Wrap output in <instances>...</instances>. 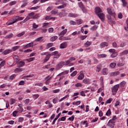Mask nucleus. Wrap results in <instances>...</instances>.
<instances>
[{"instance_id":"nucleus-19","label":"nucleus","mask_w":128,"mask_h":128,"mask_svg":"<svg viewBox=\"0 0 128 128\" xmlns=\"http://www.w3.org/2000/svg\"><path fill=\"white\" fill-rule=\"evenodd\" d=\"M66 32H68V29L63 30L61 32H60L59 36H64L66 34Z\"/></svg>"},{"instance_id":"nucleus-38","label":"nucleus","mask_w":128,"mask_h":128,"mask_svg":"<svg viewBox=\"0 0 128 128\" xmlns=\"http://www.w3.org/2000/svg\"><path fill=\"white\" fill-rule=\"evenodd\" d=\"M16 100L15 99L12 98L10 101V104L12 105L14 104H16Z\"/></svg>"},{"instance_id":"nucleus-11","label":"nucleus","mask_w":128,"mask_h":128,"mask_svg":"<svg viewBox=\"0 0 128 128\" xmlns=\"http://www.w3.org/2000/svg\"><path fill=\"white\" fill-rule=\"evenodd\" d=\"M110 24H116V16H113V18L108 21Z\"/></svg>"},{"instance_id":"nucleus-49","label":"nucleus","mask_w":128,"mask_h":128,"mask_svg":"<svg viewBox=\"0 0 128 128\" xmlns=\"http://www.w3.org/2000/svg\"><path fill=\"white\" fill-rule=\"evenodd\" d=\"M116 116H112V118L111 120H111L112 122H116Z\"/></svg>"},{"instance_id":"nucleus-43","label":"nucleus","mask_w":128,"mask_h":128,"mask_svg":"<svg viewBox=\"0 0 128 128\" xmlns=\"http://www.w3.org/2000/svg\"><path fill=\"white\" fill-rule=\"evenodd\" d=\"M16 4V1H12L10 2L9 6H14V4Z\"/></svg>"},{"instance_id":"nucleus-57","label":"nucleus","mask_w":128,"mask_h":128,"mask_svg":"<svg viewBox=\"0 0 128 128\" xmlns=\"http://www.w3.org/2000/svg\"><path fill=\"white\" fill-rule=\"evenodd\" d=\"M58 98H55L53 99L52 100V102L53 104H56L58 102Z\"/></svg>"},{"instance_id":"nucleus-2","label":"nucleus","mask_w":128,"mask_h":128,"mask_svg":"<svg viewBox=\"0 0 128 128\" xmlns=\"http://www.w3.org/2000/svg\"><path fill=\"white\" fill-rule=\"evenodd\" d=\"M34 16V12H30L28 14L26 18L24 20V22H28V20H30L32 18V19L36 18V16Z\"/></svg>"},{"instance_id":"nucleus-12","label":"nucleus","mask_w":128,"mask_h":128,"mask_svg":"<svg viewBox=\"0 0 128 128\" xmlns=\"http://www.w3.org/2000/svg\"><path fill=\"white\" fill-rule=\"evenodd\" d=\"M120 72L118 71L112 72L110 74V76H118Z\"/></svg>"},{"instance_id":"nucleus-53","label":"nucleus","mask_w":128,"mask_h":128,"mask_svg":"<svg viewBox=\"0 0 128 128\" xmlns=\"http://www.w3.org/2000/svg\"><path fill=\"white\" fill-rule=\"evenodd\" d=\"M76 74H78V72L76 70L74 71L71 74V76H76Z\"/></svg>"},{"instance_id":"nucleus-61","label":"nucleus","mask_w":128,"mask_h":128,"mask_svg":"<svg viewBox=\"0 0 128 128\" xmlns=\"http://www.w3.org/2000/svg\"><path fill=\"white\" fill-rule=\"evenodd\" d=\"M48 32L50 33L53 32H54V28H49L48 30Z\"/></svg>"},{"instance_id":"nucleus-20","label":"nucleus","mask_w":128,"mask_h":128,"mask_svg":"<svg viewBox=\"0 0 128 128\" xmlns=\"http://www.w3.org/2000/svg\"><path fill=\"white\" fill-rule=\"evenodd\" d=\"M22 72V68H16L14 70V72H15V74H18V72Z\"/></svg>"},{"instance_id":"nucleus-27","label":"nucleus","mask_w":128,"mask_h":128,"mask_svg":"<svg viewBox=\"0 0 128 128\" xmlns=\"http://www.w3.org/2000/svg\"><path fill=\"white\" fill-rule=\"evenodd\" d=\"M116 64L114 63V62H112L110 64V66L111 68H116Z\"/></svg>"},{"instance_id":"nucleus-47","label":"nucleus","mask_w":128,"mask_h":128,"mask_svg":"<svg viewBox=\"0 0 128 128\" xmlns=\"http://www.w3.org/2000/svg\"><path fill=\"white\" fill-rule=\"evenodd\" d=\"M74 115L68 118V120H70V122H74Z\"/></svg>"},{"instance_id":"nucleus-62","label":"nucleus","mask_w":128,"mask_h":128,"mask_svg":"<svg viewBox=\"0 0 128 128\" xmlns=\"http://www.w3.org/2000/svg\"><path fill=\"white\" fill-rule=\"evenodd\" d=\"M123 6H126V0H122Z\"/></svg>"},{"instance_id":"nucleus-46","label":"nucleus","mask_w":128,"mask_h":128,"mask_svg":"<svg viewBox=\"0 0 128 128\" xmlns=\"http://www.w3.org/2000/svg\"><path fill=\"white\" fill-rule=\"evenodd\" d=\"M82 10L83 12H84V14H87L88 13V10H86V7H84L83 8H82Z\"/></svg>"},{"instance_id":"nucleus-44","label":"nucleus","mask_w":128,"mask_h":128,"mask_svg":"<svg viewBox=\"0 0 128 128\" xmlns=\"http://www.w3.org/2000/svg\"><path fill=\"white\" fill-rule=\"evenodd\" d=\"M48 24H49L48 22L43 23L42 28H48Z\"/></svg>"},{"instance_id":"nucleus-32","label":"nucleus","mask_w":128,"mask_h":128,"mask_svg":"<svg viewBox=\"0 0 128 128\" xmlns=\"http://www.w3.org/2000/svg\"><path fill=\"white\" fill-rule=\"evenodd\" d=\"M58 40V36H53L50 38L51 42H54V40Z\"/></svg>"},{"instance_id":"nucleus-14","label":"nucleus","mask_w":128,"mask_h":128,"mask_svg":"<svg viewBox=\"0 0 128 128\" xmlns=\"http://www.w3.org/2000/svg\"><path fill=\"white\" fill-rule=\"evenodd\" d=\"M68 46V42H64L60 45V48H66Z\"/></svg>"},{"instance_id":"nucleus-23","label":"nucleus","mask_w":128,"mask_h":128,"mask_svg":"<svg viewBox=\"0 0 128 128\" xmlns=\"http://www.w3.org/2000/svg\"><path fill=\"white\" fill-rule=\"evenodd\" d=\"M98 56L99 58H106L107 55L106 54H98Z\"/></svg>"},{"instance_id":"nucleus-35","label":"nucleus","mask_w":128,"mask_h":128,"mask_svg":"<svg viewBox=\"0 0 128 128\" xmlns=\"http://www.w3.org/2000/svg\"><path fill=\"white\" fill-rule=\"evenodd\" d=\"M18 106H19L18 110L21 112H24V108H22V104H20L18 105Z\"/></svg>"},{"instance_id":"nucleus-18","label":"nucleus","mask_w":128,"mask_h":128,"mask_svg":"<svg viewBox=\"0 0 128 128\" xmlns=\"http://www.w3.org/2000/svg\"><path fill=\"white\" fill-rule=\"evenodd\" d=\"M62 114V113H59L57 116H56V118L54 119V120H53V122H52V124H56V120H58V118H60V115Z\"/></svg>"},{"instance_id":"nucleus-6","label":"nucleus","mask_w":128,"mask_h":128,"mask_svg":"<svg viewBox=\"0 0 128 128\" xmlns=\"http://www.w3.org/2000/svg\"><path fill=\"white\" fill-rule=\"evenodd\" d=\"M107 126H110V128H114V126H116V122L110 120L107 124Z\"/></svg>"},{"instance_id":"nucleus-10","label":"nucleus","mask_w":128,"mask_h":128,"mask_svg":"<svg viewBox=\"0 0 128 128\" xmlns=\"http://www.w3.org/2000/svg\"><path fill=\"white\" fill-rule=\"evenodd\" d=\"M13 58L14 60V62H16V64H18V62L20 60V58L18 56H16V55L13 56Z\"/></svg>"},{"instance_id":"nucleus-9","label":"nucleus","mask_w":128,"mask_h":128,"mask_svg":"<svg viewBox=\"0 0 128 128\" xmlns=\"http://www.w3.org/2000/svg\"><path fill=\"white\" fill-rule=\"evenodd\" d=\"M106 46H108V44L106 42H102L100 44V48H106Z\"/></svg>"},{"instance_id":"nucleus-28","label":"nucleus","mask_w":128,"mask_h":128,"mask_svg":"<svg viewBox=\"0 0 128 128\" xmlns=\"http://www.w3.org/2000/svg\"><path fill=\"white\" fill-rule=\"evenodd\" d=\"M92 45V42L87 41L85 44L84 46L86 48H88V46H90Z\"/></svg>"},{"instance_id":"nucleus-31","label":"nucleus","mask_w":128,"mask_h":128,"mask_svg":"<svg viewBox=\"0 0 128 128\" xmlns=\"http://www.w3.org/2000/svg\"><path fill=\"white\" fill-rule=\"evenodd\" d=\"M52 78V76L50 77L49 78H48L47 80H46L45 84L46 85L50 84V80Z\"/></svg>"},{"instance_id":"nucleus-42","label":"nucleus","mask_w":128,"mask_h":128,"mask_svg":"<svg viewBox=\"0 0 128 128\" xmlns=\"http://www.w3.org/2000/svg\"><path fill=\"white\" fill-rule=\"evenodd\" d=\"M112 114V112H110V109H108L107 112H106V116H110Z\"/></svg>"},{"instance_id":"nucleus-16","label":"nucleus","mask_w":128,"mask_h":128,"mask_svg":"<svg viewBox=\"0 0 128 128\" xmlns=\"http://www.w3.org/2000/svg\"><path fill=\"white\" fill-rule=\"evenodd\" d=\"M82 82H84V84H90V80L86 78L82 80Z\"/></svg>"},{"instance_id":"nucleus-60","label":"nucleus","mask_w":128,"mask_h":128,"mask_svg":"<svg viewBox=\"0 0 128 128\" xmlns=\"http://www.w3.org/2000/svg\"><path fill=\"white\" fill-rule=\"evenodd\" d=\"M68 72H70V70H66L62 72V73L63 74V76H64V74H68Z\"/></svg>"},{"instance_id":"nucleus-63","label":"nucleus","mask_w":128,"mask_h":128,"mask_svg":"<svg viewBox=\"0 0 128 128\" xmlns=\"http://www.w3.org/2000/svg\"><path fill=\"white\" fill-rule=\"evenodd\" d=\"M117 66H124V63L119 62Z\"/></svg>"},{"instance_id":"nucleus-37","label":"nucleus","mask_w":128,"mask_h":128,"mask_svg":"<svg viewBox=\"0 0 128 128\" xmlns=\"http://www.w3.org/2000/svg\"><path fill=\"white\" fill-rule=\"evenodd\" d=\"M32 98L34 100H36L38 96H40V95L38 94H34L32 95Z\"/></svg>"},{"instance_id":"nucleus-13","label":"nucleus","mask_w":128,"mask_h":128,"mask_svg":"<svg viewBox=\"0 0 128 128\" xmlns=\"http://www.w3.org/2000/svg\"><path fill=\"white\" fill-rule=\"evenodd\" d=\"M84 78V74L82 72V71L80 72V74L78 77V80H82Z\"/></svg>"},{"instance_id":"nucleus-52","label":"nucleus","mask_w":128,"mask_h":128,"mask_svg":"<svg viewBox=\"0 0 128 128\" xmlns=\"http://www.w3.org/2000/svg\"><path fill=\"white\" fill-rule=\"evenodd\" d=\"M53 44H54L52 43H48L46 45L47 48H51V46H52Z\"/></svg>"},{"instance_id":"nucleus-56","label":"nucleus","mask_w":128,"mask_h":128,"mask_svg":"<svg viewBox=\"0 0 128 128\" xmlns=\"http://www.w3.org/2000/svg\"><path fill=\"white\" fill-rule=\"evenodd\" d=\"M126 27H124V30H127L128 32V18L126 20Z\"/></svg>"},{"instance_id":"nucleus-29","label":"nucleus","mask_w":128,"mask_h":128,"mask_svg":"<svg viewBox=\"0 0 128 128\" xmlns=\"http://www.w3.org/2000/svg\"><path fill=\"white\" fill-rule=\"evenodd\" d=\"M10 52H12V50H7L4 52V54L5 56H6V54H10Z\"/></svg>"},{"instance_id":"nucleus-3","label":"nucleus","mask_w":128,"mask_h":128,"mask_svg":"<svg viewBox=\"0 0 128 128\" xmlns=\"http://www.w3.org/2000/svg\"><path fill=\"white\" fill-rule=\"evenodd\" d=\"M119 88H120V84H116L112 88V94H114V96L115 94H116V92H118V90Z\"/></svg>"},{"instance_id":"nucleus-24","label":"nucleus","mask_w":128,"mask_h":128,"mask_svg":"<svg viewBox=\"0 0 128 128\" xmlns=\"http://www.w3.org/2000/svg\"><path fill=\"white\" fill-rule=\"evenodd\" d=\"M18 18H19L18 16H16L14 17V18L12 19V22H13V23L16 24V22H18Z\"/></svg>"},{"instance_id":"nucleus-41","label":"nucleus","mask_w":128,"mask_h":128,"mask_svg":"<svg viewBox=\"0 0 128 128\" xmlns=\"http://www.w3.org/2000/svg\"><path fill=\"white\" fill-rule=\"evenodd\" d=\"M98 26H93L91 28V30H96L98 29Z\"/></svg>"},{"instance_id":"nucleus-4","label":"nucleus","mask_w":128,"mask_h":128,"mask_svg":"<svg viewBox=\"0 0 128 128\" xmlns=\"http://www.w3.org/2000/svg\"><path fill=\"white\" fill-rule=\"evenodd\" d=\"M51 54L52 56H54L53 58H58L60 56V54H58V51L52 52Z\"/></svg>"},{"instance_id":"nucleus-58","label":"nucleus","mask_w":128,"mask_h":128,"mask_svg":"<svg viewBox=\"0 0 128 128\" xmlns=\"http://www.w3.org/2000/svg\"><path fill=\"white\" fill-rule=\"evenodd\" d=\"M69 60L70 61V62H72V60H76V58L72 56L69 58Z\"/></svg>"},{"instance_id":"nucleus-54","label":"nucleus","mask_w":128,"mask_h":128,"mask_svg":"<svg viewBox=\"0 0 128 128\" xmlns=\"http://www.w3.org/2000/svg\"><path fill=\"white\" fill-rule=\"evenodd\" d=\"M75 86L76 88H80L82 86V84L80 83H77L76 84H75Z\"/></svg>"},{"instance_id":"nucleus-34","label":"nucleus","mask_w":128,"mask_h":128,"mask_svg":"<svg viewBox=\"0 0 128 128\" xmlns=\"http://www.w3.org/2000/svg\"><path fill=\"white\" fill-rule=\"evenodd\" d=\"M100 70H102V65L99 64L97 66L96 72H100Z\"/></svg>"},{"instance_id":"nucleus-26","label":"nucleus","mask_w":128,"mask_h":128,"mask_svg":"<svg viewBox=\"0 0 128 128\" xmlns=\"http://www.w3.org/2000/svg\"><path fill=\"white\" fill-rule=\"evenodd\" d=\"M102 74L104 76H106V74H108V68H104L102 70Z\"/></svg>"},{"instance_id":"nucleus-36","label":"nucleus","mask_w":128,"mask_h":128,"mask_svg":"<svg viewBox=\"0 0 128 128\" xmlns=\"http://www.w3.org/2000/svg\"><path fill=\"white\" fill-rule=\"evenodd\" d=\"M40 8V6H36V7H32L30 8V10H38V8Z\"/></svg>"},{"instance_id":"nucleus-30","label":"nucleus","mask_w":128,"mask_h":128,"mask_svg":"<svg viewBox=\"0 0 128 128\" xmlns=\"http://www.w3.org/2000/svg\"><path fill=\"white\" fill-rule=\"evenodd\" d=\"M78 6L80 8H81V10L84 7V4L82 2H78Z\"/></svg>"},{"instance_id":"nucleus-39","label":"nucleus","mask_w":128,"mask_h":128,"mask_svg":"<svg viewBox=\"0 0 128 128\" xmlns=\"http://www.w3.org/2000/svg\"><path fill=\"white\" fill-rule=\"evenodd\" d=\"M128 54V50H125L120 53L121 56H124V54Z\"/></svg>"},{"instance_id":"nucleus-25","label":"nucleus","mask_w":128,"mask_h":128,"mask_svg":"<svg viewBox=\"0 0 128 128\" xmlns=\"http://www.w3.org/2000/svg\"><path fill=\"white\" fill-rule=\"evenodd\" d=\"M14 21H12V20H8L6 23V24H7L8 26H10L12 24H14Z\"/></svg>"},{"instance_id":"nucleus-22","label":"nucleus","mask_w":128,"mask_h":128,"mask_svg":"<svg viewBox=\"0 0 128 128\" xmlns=\"http://www.w3.org/2000/svg\"><path fill=\"white\" fill-rule=\"evenodd\" d=\"M55 20L56 18H54V17H52L50 16H46L45 18V20Z\"/></svg>"},{"instance_id":"nucleus-21","label":"nucleus","mask_w":128,"mask_h":128,"mask_svg":"<svg viewBox=\"0 0 128 128\" xmlns=\"http://www.w3.org/2000/svg\"><path fill=\"white\" fill-rule=\"evenodd\" d=\"M50 56H52V54H50V55H47V56H46L44 58V62H48V60L50 58Z\"/></svg>"},{"instance_id":"nucleus-8","label":"nucleus","mask_w":128,"mask_h":128,"mask_svg":"<svg viewBox=\"0 0 128 128\" xmlns=\"http://www.w3.org/2000/svg\"><path fill=\"white\" fill-rule=\"evenodd\" d=\"M107 12L108 14H110V16H116V14L112 12V8H107Z\"/></svg>"},{"instance_id":"nucleus-64","label":"nucleus","mask_w":128,"mask_h":128,"mask_svg":"<svg viewBox=\"0 0 128 128\" xmlns=\"http://www.w3.org/2000/svg\"><path fill=\"white\" fill-rule=\"evenodd\" d=\"M116 56H118V54L114 52V53H112V55H111V57L112 58H116Z\"/></svg>"},{"instance_id":"nucleus-33","label":"nucleus","mask_w":128,"mask_h":128,"mask_svg":"<svg viewBox=\"0 0 128 128\" xmlns=\"http://www.w3.org/2000/svg\"><path fill=\"white\" fill-rule=\"evenodd\" d=\"M14 36V34H9L6 36L5 38H12Z\"/></svg>"},{"instance_id":"nucleus-48","label":"nucleus","mask_w":128,"mask_h":128,"mask_svg":"<svg viewBox=\"0 0 128 128\" xmlns=\"http://www.w3.org/2000/svg\"><path fill=\"white\" fill-rule=\"evenodd\" d=\"M18 114V110H15V111L13 112H12L13 116H14V117L16 116V114Z\"/></svg>"},{"instance_id":"nucleus-50","label":"nucleus","mask_w":128,"mask_h":128,"mask_svg":"<svg viewBox=\"0 0 128 128\" xmlns=\"http://www.w3.org/2000/svg\"><path fill=\"white\" fill-rule=\"evenodd\" d=\"M60 92V89H56L52 90V92L54 94H58V92Z\"/></svg>"},{"instance_id":"nucleus-17","label":"nucleus","mask_w":128,"mask_h":128,"mask_svg":"<svg viewBox=\"0 0 128 128\" xmlns=\"http://www.w3.org/2000/svg\"><path fill=\"white\" fill-rule=\"evenodd\" d=\"M17 65L18 68H22V66H24V62L22 61H20L18 63Z\"/></svg>"},{"instance_id":"nucleus-15","label":"nucleus","mask_w":128,"mask_h":128,"mask_svg":"<svg viewBox=\"0 0 128 128\" xmlns=\"http://www.w3.org/2000/svg\"><path fill=\"white\" fill-rule=\"evenodd\" d=\"M68 16L70 18H78V14L69 13L68 14Z\"/></svg>"},{"instance_id":"nucleus-55","label":"nucleus","mask_w":128,"mask_h":128,"mask_svg":"<svg viewBox=\"0 0 128 128\" xmlns=\"http://www.w3.org/2000/svg\"><path fill=\"white\" fill-rule=\"evenodd\" d=\"M52 14H58V10H52L51 11Z\"/></svg>"},{"instance_id":"nucleus-59","label":"nucleus","mask_w":128,"mask_h":128,"mask_svg":"<svg viewBox=\"0 0 128 128\" xmlns=\"http://www.w3.org/2000/svg\"><path fill=\"white\" fill-rule=\"evenodd\" d=\"M112 102V98H110L106 100V104H110Z\"/></svg>"},{"instance_id":"nucleus-51","label":"nucleus","mask_w":128,"mask_h":128,"mask_svg":"<svg viewBox=\"0 0 128 128\" xmlns=\"http://www.w3.org/2000/svg\"><path fill=\"white\" fill-rule=\"evenodd\" d=\"M33 28H38V24H36V23L32 24Z\"/></svg>"},{"instance_id":"nucleus-1","label":"nucleus","mask_w":128,"mask_h":128,"mask_svg":"<svg viewBox=\"0 0 128 128\" xmlns=\"http://www.w3.org/2000/svg\"><path fill=\"white\" fill-rule=\"evenodd\" d=\"M95 12L100 20H101L102 22H104V13H100L102 12V10H100V8L99 7L96 8L95 9Z\"/></svg>"},{"instance_id":"nucleus-5","label":"nucleus","mask_w":128,"mask_h":128,"mask_svg":"<svg viewBox=\"0 0 128 128\" xmlns=\"http://www.w3.org/2000/svg\"><path fill=\"white\" fill-rule=\"evenodd\" d=\"M64 66V62L62 61L56 66V70H60V68H62V66Z\"/></svg>"},{"instance_id":"nucleus-40","label":"nucleus","mask_w":128,"mask_h":128,"mask_svg":"<svg viewBox=\"0 0 128 128\" xmlns=\"http://www.w3.org/2000/svg\"><path fill=\"white\" fill-rule=\"evenodd\" d=\"M24 34H26V32H22L18 34L16 36H18V38H20V36H24Z\"/></svg>"},{"instance_id":"nucleus-7","label":"nucleus","mask_w":128,"mask_h":128,"mask_svg":"<svg viewBox=\"0 0 128 128\" xmlns=\"http://www.w3.org/2000/svg\"><path fill=\"white\" fill-rule=\"evenodd\" d=\"M32 46H34V42H31L30 43H29L23 46V48L24 50H26V48H32Z\"/></svg>"},{"instance_id":"nucleus-45","label":"nucleus","mask_w":128,"mask_h":128,"mask_svg":"<svg viewBox=\"0 0 128 128\" xmlns=\"http://www.w3.org/2000/svg\"><path fill=\"white\" fill-rule=\"evenodd\" d=\"M70 24H71L72 26H76V22L72 20H71L70 21Z\"/></svg>"}]
</instances>
